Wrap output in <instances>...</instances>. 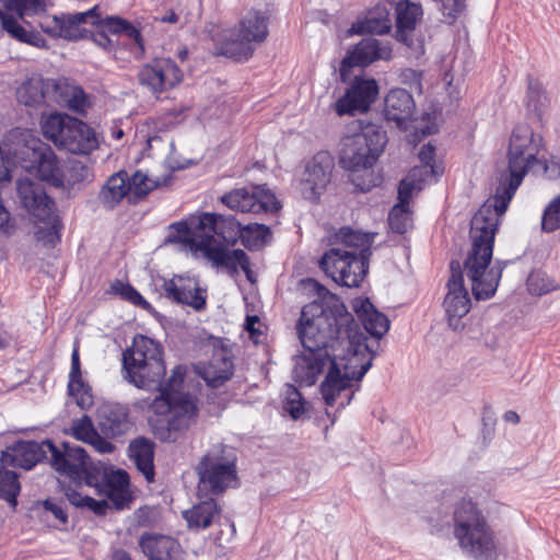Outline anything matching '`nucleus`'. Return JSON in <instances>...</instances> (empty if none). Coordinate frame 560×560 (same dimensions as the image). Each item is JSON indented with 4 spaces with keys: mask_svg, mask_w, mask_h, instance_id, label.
I'll use <instances>...</instances> for the list:
<instances>
[{
    "mask_svg": "<svg viewBox=\"0 0 560 560\" xmlns=\"http://www.w3.org/2000/svg\"><path fill=\"white\" fill-rule=\"evenodd\" d=\"M541 144L542 138L527 124L514 128L508 152V170L501 173L493 198L486 201L471 218L470 248L464 261V271L471 282L476 300L490 299L497 291L505 266L500 261L491 266L500 218L505 213L527 171L541 163L537 159Z\"/></svg>",
    "mask_w": 560,
    "mask_h": 560,
    "instance_id": "1",
    "label": "nucleus"
},
{
    "mask_svg": "<svg viewBox=\"0 0 560 560\" xmlns=\"http://www.w3.org/2000/svg\"><path fill=\"white\" fill-rule=\"evenodd\" d=\"M320 299L326 300V312L334 318L329 320L334 349L329 350V368L320 385L323 398L328 406L336 404L343 390L351 388L353 381H360L372 366L375 355L366 345V337L358 330L353 316L345 305L326 288L308 279Z\"/></svg>",
    "mask_w": 560,
    "mask_h": 560,
    "instance_id": "2",
    "label": "nucleus"
},
{
    "mask_svg": "<svg viewBox=\"0 0 560 560\" xmlns=\"http://www.w3.org/2000/svg\"><path fill=\"white\" fill-rule=\"evenodd\" d=\"M331 315L326 312V300L313 301L302 308L296 334L303 352L294 357L293 380L301 386L316 383L324 369L329 365L331 340Z\"/></svg>",
    "mask_w": 560,
    "mask_h": 560,
    "instance_id": "3",
    "label": "nucleus"
},
{
    "mask_svg": "<svg viewBox=\"0 0 560 560\" xmlns=\"http://www.w3.org/2000/svg\"><path fill=\"white\" fill-rule=\"evenodd\" d=\"M186 368L176 365L166 380L162 393L151 402L150 408L156 415L171 413L165 428H158L155 435L163 442H175L178 433L189 430L197 423L199 408L196 397L183 392Z\"/></svg>",
    "mask_w": 560,
    "mask_h": 560,
    "instance_id": "4",
    "label": "nucleus"
},
{
    "mask_svg": "<svg viewBox=\"0 0 560 560\" xmlns=\"http://www.w3.org/2000/svg\"><path fill=\"white\" fill-rule=\"evenodd\" d=\"M453 536L460 551L472 560H498V540L483 512L471 500L454 505Z\"/></svg>",
    "mask_w": 560,
    "mask_h": 560,
    "instance_id": "5",
    "label": "nucleus"
},
{
    "mask_svg": "<svg viewBox=\"0 0 560 560\" xmlns=\"http://www.w3.org/2000/svg\"><path fill=\"white\" fill-rule=\"evenodd\" d=\"M48 454L52 468L60 475L68 477L73 482L84 479L85 483L91 487H100L102 481L108 497H112L115 491L122 490L129 483L128 474L124 470L107 475L93 467L85 450L79 445L63 442L58 447L52 444V450H48Z\"/></svg>",
    "mask_w": 560,
    "mask_h": 560,
    "instance_id": "6",
    "label": "nucleus"
},
{
    "mask_svg": "<svg viewBox=\"0 0 560 560\" xmlns=\"http://www.w3.org/2000/svg\"><path fill=\"white\" fill-rule=\"evenodd\" d=\"M387 143L386 132L376 124L360 121L359 131L340 140L339 164L352 173L372 168Z\"/></svg>",
    "mask_w": 560,
    "mask_h": 560,
    "instance_id": "7",
    "label": "nucleus"
},
{
    "mask_svg": "<svg viewBox=\"0 0 560 560\" xmlns=\"http://www.w3.org/2000/svg\"><path fill=\"white\" fill-rule=\"evenodd\" d=\"M236 452L223 443L213 444L196 466L197 497L222 494L236 485Z\"/></svg>",
    "mask_w": 560,
    "mask_h": 560,
    "instance_id": "8",
    "label": "nucleus"
},
{
    "mask_svg": "<svg viewBox=\"0 0 560 560\" xmlns=\"http://www.w3.org/2000/svg\"><path fill=\"white\" fill-rule=\"evenodd\" d=\"M171 228L177 235H170L167 242L170 243H185L197 252H201L203 256L217 267H225L230 273H237L241 268L248 281L254 282L253 272L250 270V262L247 254L242 249H234L232 253L218 244L213 235H206V233L198 229V224L192 231L186 222H176Z\"/></svg>",
    "mask_w": 560,
    "mask_h": 560,
    "instance_id": "9",
    "label": "nucleus"
},
{
    "mask_svg": "<svg viewBox=\"0 0 560 560\" xmlns=\"http://www.w3.org/2000/svg\"><path fill=\"white\" fill-rule=\"evenodd\" d=\"M269 18L266 13L250 10L240 21L238 27L223 31L217 39L219 55L236 61L248 60L255 45L268 36Z\"/></svg>",
    "mask_w": 560,
    "mask_h": 560,
    "instance_id": "10",
    "label": "nucleus"
},
{
    "mask_svg": "<svg viewBox=\"0 0 560 560\" xmlns=\"http://www.w3.org/2000/svg\"><path fill=\"white\" fill-rule=\"evenodd\" d=\"M43 135L57 148L72 154L88 155L98 147L94 130L67 114H51L42 124Z\"/></svg>",
    "mask_w": 560,
    "mask_h": 560,
    "instance_id": "11",
    "label": "nucleus"
},
{
    "mask_svg": "<svg viewBox=\"0 0 560 560\" xmlns=\"http://www.w3.org/2000/svg\"><path fill=\"white\" fill-rule=\"evenodd\" d=\"M3 9L0 8L1 28L12 38L36 47L44 45L45 39L33 30L23 27L18 19L34 16L45 13L47 10L46 0H0Z\"/></svg>",
    "mask_w": 560,
    "mask_h": 560,
    "instance_id": "12",
    "label": "nucleus"
},
{
    "mask_svg": "<svg viewBox=\"0 0 560 560\" xmlns=\"http://www.w3.org/2000/svg\"><path fill=\"white\" fill-rule=\"evenodd\" d=\"M370 257L358 256L355 252H347L340 247H331L319 260V267L336 283L357 288L365 278Z\"/></svg>",
    "mask_w": 560,
    "mask_h": 560,
    "instance_id": "13",
    "label": "nucleus"
},
{
    "mask_svg": "<svg viewBox=\"0 0 560 560\" xmlns=\"http://www.w3.org/2000/svg\"><path fill=\"white\" fill-rule=\"evenodd\" d=\"M25 162L24 168L55 187L63 186V174L59 161L49 145L38 139L30 140L19 153Z\"/></svg>",
    "mask_w": 560,
    "mask_h": 560,
    "instance_id": "14",
    "label": "nucleus"
},
{
    "mask_svg": "<svg viewBox=\"0 0 560 560\" xmlns=\"http://www.w3.org/2000/svg\"><path fill=\"white\" fill-rule=\"evenodd\" d=\"M223 205L238 212H273L280 208L275 194L266 185L235 188L221 198Z\"/></svg>",
    "mask_w": 560,
    "mask_h": 560,
    "instance_id": "15",
    "label": "nucleus"
},
{
    "mask_svg": "<svg viewBox=\"0 0 560 560\" xmlns=\"http://www.w3.org/2000/svg\"><path fill=\"white\" fill-rule=\"evenodd\" d=\"M162 362H164L162 347L142 335L136 336L131 347L122 353L124 372L132 373L142 384L143 381L140 380L139 373L144 365L151 370L153 375H158L162 371Z\"/></svg>",
    "mask_w": 560,
    "mask_h": 560,
    "instance_id": "16",
    "label": "nucleus"
},
{
    "mask_svg": "<svg viewBox=\"0 0 560 560\" xmlns=\"http://www.w3.org/2000/svg\"><path fill=\"white\" fill-rule=\"evenodd\" d=\"M335 161L328 151L317 152L304 166L300 191L304 199L317 200L330 183Z\"/></svg>",
    "mask_w": 560,
    "mask_h": 560,
    "instance_id": "17",
    "label": "nucleus"
},
{
    "mask_svg": "<svg viewBox=\"0 0 560 560\" xmlns=\"http://www.w3.org/2000/svg\"><path fill=\"white\" fill-rule=\"evenodd\" d=\"M392 46L374 37L361 39L352 50L348 51L340 65V78L348 81L353 67H366L376 60H389L392 58Z\"/></svg>",
    "mask_w": 560,
    "mask_h": 560,
    "instance_id": "18",
    "label": "nucleus"
},
{
    "mask_svg": "<svg viewBox=\"0 0 560 560\" xmlns=\"http://www.w3.org/2000/svg\"><path fill=\"white\" fill-rule=\"evenodd\" d=\"M447 293L443 306L450 326L456 330L460 327V318L470 310V298L464 284L463 270L458 261L451 262V276L446 283Z\"/></svg>",
    "mask_w": 560,
    "mask_h": 560,
    "instance_id": "19",
    "label": "nucleus"
},
{
    "mask_svg": "<svg viewBox=\"0 0 560 560\" xmlns=\"http://www.w3.org/2000/svg\"><path fill=\"white\" fill-rule=\"evenodd\" d=\"M138 79L142 86L159 95L178 85L183 80V71L170 58L155 59L141 68Z\"/></svg>",
    "mask_w": 560,
    "mask_h": 560,
    "instance_id": "20",
    "label": "nucleus"
},
{
    "mask_svg": "<svg viewBox=\"0 0 560 560\" xmlns=\"http://www.w3.org/2000/svg\"><path fill=\"white\" fill-rule=\"evenodd\" d=\"M378 85L374 79L355 77L346 94L335 103L339 116L365 113L376 100Z\"/></svg>",
    "mask_w": 560,
    "mask_h": 560,
    "instance_id": "21",
    "label": "nucleus"
},
{
    "mask_svg": "<svg viewBox=\"0 0 560 560\" xmlns=\"http://www.w3.org/2000/svg\"><path fill=\"white\" fill-rule=\"evenodd\" d=\"M48 450H52V442L49 440L20 441L1 453L0 462L4 467L30 470L44 458H48Z\"/></svg>",
    "mask_w": 560,
    "mask_h": 560,
    "instance_id": "22",
    "label": "nucleus"
},
{
    "mask_svg": "<svg viewBox=\"0 0 560 560\" xmlns=\"http://www.w3.org/2000/svg\"><path fill=\"white\" fill-rule=\"evenodd\" d=\"M198 229L206 235H213L218 244L229 253L233 252L229 250V246L235 245L238 240L242 241L243 224L232 215L203 213L198 219Z\"/></svg>",
    "mask_w": 560,
    "mask_h": 560,
    "instance_id": "23",
    "label": "nucleus"
},
{
    "mask_svg": "<svg viewBox=\"0 0 560 560\" xmlns=\"http://www.w3.org/2000/svg\"><path fill=\"white\" fill-rule=\"evenodd\" d=\"M16 188L21 202L36 220L47 219L51 214L55 202L39 184L24 177L18 179Z\"/></svg>",
    "mask_w": 560,
    "mask_h": 560,
    "instance_id": "24",
    "label": "nucleus"
},
{
    "mask_svg": "<svg viewBox=\"0 0 560 560\" xmlns=\"http://www.w3.org/2000/svg\"><path fill=\"white\" fill-rule=\"evenodd\" d=\"M16 188L21 202L36 220L47 219L51 214L55 202L39 184L24 177L18 179Z\"/></svg>",
    "mask_w": 560,
    "mask_h": 560,
    "instance_id": "25",
    "label": "nucleus"
},
{
    "mask_svg": "<svg viewBox=\"0 0 560 560\" xmlns=\"http://www.w3.org/2000/svg\"><path fill=\"white\" fill-rule=\"evenodd\" d=\"M139 547L148 560H185V552L179 542L171 536L143 533Z\"/></svg>",
    "mask_w": 560,
    "mask_h": 560,
    "instance_id": "26",
    "label": "nucleus"
},
{
    "mask_svg": "<svg viewBox=\"0 0 560 560\" xmlns=\"http://www.w3.org/2000/svg\"><path fill=\"white\" fill-rule=\"evenodd\" d=\"M96 422L107 438L120 436L131 427L129 409L117 402H104L97 408Z\"/></svg>",
    "mask_w": 560,
    "mask_h": 560,
    "instance_id": "27",
    "label": "nucleus"
},
{
    "mask_svg": "<svg viewBox=\"0 0 560 560\" xmlns=\"http://www.w3.org/2000/svg\"><path fill=\"white\" fill-rule=\"evenodd\" d=\"M162 292L165 298L191 306L196 311H201L206 306V298L201 289L196 283L185 282L180 277L165 280Z\"/></svg>",
    "mask_w": 560,
    "mask_h": 560,
    "instance_id": "28",
    "label": "nucleus"
},
{
    "mask_svg": "<svg viewBox=\"0 0 560 560\" xmlns=\"http://www.w3.org/2000/svg\"><path fill=\"white\" fill-rule=\"evenodd\" d=\"M385 117L396 122L397 127L406 128V122L415 116L416 104L412 95L405 89H393L385 97Z\"/></svg>",
    "mask_w": 560,
    "mask_h": 560,
    "instance_id": "29",
    "label": "nucleus"
},
{
    "mask_svg": "<svg viewBox=\"0 0 560 560\" xmlns=\"http://www.w3.org/2000/svg\"><path fill=\"white\" fill-rule=\"evenodd\" d=\"M57 80L32 75L16 90V98L25 106H36L52 101Z\"/></svg>",
    "mask_w": 560,
    "mask_h": 560,
    "instance_id": "30",
    "label": "nucleus"
},
{
    "mask_svg": "<svg viewBox=\"0 0 560 560\" xmlns=\"http://www.w3.org/2000/svg\"><path fill=\"white\" fill-rule=\"evenodd\" d=\"M190 509L183 511V517L188 528L201 530L210 527L221 514V508L212 495L198 498Z\"/></svg>",
    "mask_w": 560,
    "mask_h": 560,
    "instance_id": "31",
    "label": "nucleus"
},
{
    "mask_svg": "<svg viewBox=\"0 0 560 560\" xmlns=\"http://www.w3.org/2000/svg\"><path fill=\"white\" fill-rule=\"evenodd\" d=\"M234 372L231 351L226 348L214 350L208 365L203 368L201 376L205 382L217 388L230 380Z\"/></svg>",
    "mask_w": 560,
    "mask_h": 560,
    "instance_id": "32",
    "label": "nucleus"
},
{
    "mask_svg": "<svg viewBox=\"0 0 560 560\" xmlns=\"http://www.w3.org/2000/svg\"><path fill=\"white\" fill-rule=\"evenodd\" d=\"M423 14L418 3L408 0L399 1L396 4V39L410 45L411 34Z\"/></svg>",
    "mask_w": 560,
    "mask_h": 560,
    "instance_id": "33",
    "label": "nucleus"
},
{
    "mask_svg": "<svg viewBox=\"0 0 560 560\" xmlns=\"http://www.w3.org/2000/svg\"><path fill=\"white\" fill-rule=\"evenodd\" d=\"M68 393L81 409L93 405V395L90 386L82 378L79 349L75 347L71 354V369L69 373Z\"/></svg>",
    "mask_w": 560,
    "mask_h": 560,
    "instance_id": "34",
    "label": "nucleus"
},
{
    "mask_svg": "<svg viewBox=\"0 0 560 560\" xmlns=\"http://www.w3.org/2000/svg\"><path fill=\"white\" fill-rule=\"evenodd\" d=\"M71 431L77 440L89 444L100 454H110L115 451V445L100 435L92 419L86 415L73 421Z\"/></svg>",
    "mask_w": 560,
    "mask_h": 560,
    "instance_id": "35",
    "label": "nucleus"
},
{
    "mask_svg": "<svg viewBox=\"0 0 560 560\" xmlns=\"http://www.w3.org/2000/svg\"><path fill=\"white\" fill-rule=\"evenodd\" d=\"M376 233H365L343 226L334 236V244L341 245L347 252H355L358 256L370 257L371 246Z\"/></svg>",
    "mask_w": 560,
    "mask_h": 560,
    "instance_id": "36",
    "label": "nucleus"
},
{
    "mask_svg": "<svg viewBox=\"0 0 560 560\" xmlns=\"http://www.w3.org/2000/svg\"><path fill=\"white\" fill-rule=\"evenodd\" d=\"M92 25H96L103 31H106L107 33L112 34H126L135 45V48L132 49L133 55L137 58H140L144 54V46H143V39L141 36L140 31L135 27L132 24H130L128 21L118 18V16H106L105 19H101L97 14V18H94L92 20Z\"/></svg>",
    "mask_w": 560,
    "mask_h": 560,
    "instance_id": "37",
    "label": "nucleus"
},
{
    "mask_svg": "<svg viewBox=\"0 0 560 560\" xmlns=\"http://www.w3.org/2000/svg\"><path fill=\"white\" fill-rule=\"evenodd\" d=\"M129 457L148 482L154 480V443L145 438H138L129 445Z\"/></svg>",
    "mask_w": 560,
    "mask_h": 560,
    "instance_id": "38",
    "label": "nucleus"
},
{
    "mask_svg": "<svg viewBox=\"0 0 560 560\" xmlns=\"http://www.w3.org/2000/svg\"><path fill=\"white\" fill-rule=\"evenodd\" d=\"M355 313L362 322L364 329L374 338H382L389 329L390 322L387 316L378 312L369 299L360 301Z\"/></svg>",
    "mask_w": 560,
    "mask_h": 560,
    "instance_id": "39",
    "label": "nucleus"
},
{
    "mask_svg": "<svg viewBox=\"0 0 560 560\" xmlns=\"http://www.w3.org/2000/svg\"><path fill=\"white\" fill-rule=\"evenodd\" d=\"M60 18L62 25L60 38L68 40L85 38L89 36L90 31L83 27L82 24H92V20L97 18V7L85 12L61 14Z\"/></svg>",
    "mask_w": 560,
    "mask_h": 560,
    "instance_id": "40",
    "label": "nucleus"
},
{
    "mask_svg": "<svg viewBox=\"0 0 560 560\" xmlns=\"http://www.w3.org/2000/svg\"><path fill=\"white\" fill-rule=\"evenodd\" d=\"M128 173L120 171L107 178L103 185L98 198L106 209H114L128 194Z\"/></svg>",
    "mask_w": 560,
    "mask_h": 560,
    "instance_id": "41",
    "label": "nucleus"
},
{
    "mask_svg": "<svg viewBox=\"0 0 560 560\" xmlns=\"http://www.w3.org/2000/svg\"><path fill=\"white\" fill-rule=\"evenodd\" d=\"M52 101L63 104L74 112H83L88 105V98L83 90L65 81H58Z\"/></svg>",
    "mask_w": 560,
    "mask_h": 560,
    "instance_id": "42",
    "label": "nucleus"
},
{
    "mask_svg": "<svg viewBox=\"0 0 560 560\" xmlns=\"http://www.w3.org/2000/svg\"><path fill=\"white\" fill-rule=\"evenodd\" d=\"M355 33L386 34L392 28L388 11L385 8L377 7L370 11L365 19L352 26Z\"/></svg>",
    "mask_w": 560,
    "mask_h": 560,
    "instance_id": "43",
    "label": "nucleus"
},
{
    "mask_svg": "<svg viewBox=\"0 0 560 560\" xmlns=\"http://www.w3.org/2000/svg\"><path fill=\"white\" fill-rule=\"evenodd\" d=\"M165 372V363L162 362V371L158 375H153L151 370L144 365V369L139 373V377L143 381V384L140 383L130 372H125L124 377L138 388L145 390H158L161 394L166 383V381H164Z\"/></svg>",
    "mask_w": 560,
    "mask_h": 560,
    "instance_id": "44",
    "label": "nucleus"
},
{
    "mask_svg": "<svg viewBox=\"0 0 560 560\" xmlns=\"http://www.w3.org/2000/svg\"><path fill=\"white\" fill-rule=\"evenodd\" d=\"M42 225L37 226L35 232L36 240L46 246L54 247L60 241L61 222L55 214V208L47 219L37 220Z\"/></svg>",
    "mask_w": 560,
    "mask_h": 560,
    "instance_id": "45",
    "label": "nucleus"
},
{
    "mask_svg": "<svg viewBox=\"0 0 560 560\" xmlns=\"http://www.w3.org/2000/svg\"><path fill=\"white\" fill-rule=\"evenodd\" d=\"M242 233V244L248 249H256L266 243L270 229L265 224L248 223L243 225Z\"/></svg>",
    "mask_w": 560,
    "mask_h": 560,
    "instance_id": "46",
    "label": "nucleus"
},
{
    "mask_svg": "<svg viewBox=\"0 0 560 560\" xmlns=\"http://www.w3.org/2000/svg\"><path fill=\"white\" fill-rule=\"evenodd\" d=\"M20 482L14 471L0 469V497L11 506H15L20 493Z\"/></svg>",
    "mask_w": 560,
    "mask_h": 560,
    "instance_id": "47",
    "label": "nucleus"
},
{
    "mask_svg": "<svg viewBox=\"0 0 560 560\" xmlns=\"http://www.w3.org/2000/svg\"><path fill=\"white\" fill-rule=\"evenodd\" d=\"M158 186V183L148 177L147 174L141 171H137L132 176L128 175L127 187L129 194H132L137 198L145 197L151 190Z\"/></svg>",
    "mask_w": 560,
    "mask_h": 560,
    "instance_id": "48",
    "label": "nucleus"
},
{
    "mask_svg": "<svg viewBox=\"0 0 560 560\" xmlns=\"http://www.w3.org/2000/svg\"><path fill=\"white\" fill-rule=\"evenodd\" d=\"M388 224L393 232L402 234L411 226L408 207L395 205L388 214Z\"/></svg>",
    "mask_w": 560,
    "mask_h": 560,
    "instance_id": "49",
    "label": "nucleus"
},
{
    "mask_svg": "<svg viewBox=\"0 0 560 560\" xmlns=\"http://www.w3.org/2000/svg\"><path fill=\"white\" fill-rule=\"evenodd\" d=\"M112 291L119 295L121 299L132 303L136 306H140L143 310L151 307L150 303L147 302L143 296L129 283H124L119 280L115 281L110 285Z\"/></svg>",
    "mask_w": 560,
    "mask_h": 560,
    "instance_id": "50",
    "label": "nucleus"
},
{
    "mask_svg": "<svg viewBox=\"0 0 560 560\" xmlns=\"http://www.w3.org/2000/svg\"><path fill=\"white\" fill-rule=\"evenodd\" d=\"M418 176H422V171L418 170V167L411 170L408 177L400 182L398 187V205H404L408 207L409 199L411 197V194L415 189H420V180H417Z\"/></svg>",
    "mask_w": 560,
    "mask_h": 560,
    "instance_id": "51",
    "label": "nucleus"
},
{
    "mask_svg": "<svg viewBox=\"0 0 560 560\" xmlns=\"http://www.w3.org/2000/svg\"><path fill=\"white\" fill-rule=\"evenodd\" d=\"M284 409L293 419H299L305 411V400L293 385H287Z\"/></svg>",
    "mask_w": 560,
    "mask_h": 560,
    "instance_id": "52",
    "label": "nucleus"
},
{
    "mask_svg": "<svg viewBox=\"0 0 560 560\" xmlns=\"http://www.w3.org/2000/svg\"><path fill=\"white\" fill-rule=\"evenodd\" d=\"M541 228L549 233L560 229V196L552 199L546 207L542 213Z\"/></svg>",
    "mask_w": 560,
    "mask_h": 560,
    "instance_id": "53",
    "label": "nucleus"
},
{
    "mask_svg": "<svg viewBox=\"0 0 560 560\" xmlns=\"http://www.w3.org/2000/svg\"><path fill=\"white\" fill-rule=\"evenodd\" d=\"M528 291L532 294L542 295L556 289L553 281L542 272H533L527 278Z\"/></svg>",
    "mask_w": 560,
    "mask_h": 560,
    "instance_id": "54",
    "label": "nucleus"
},
{
    "mask_svg": "<svg viewBox=\"0 0 560 560\" xmlns=\"http://www.w3.org/2000/svg\"><path fill=\"white\" fill-rule=\"evenodd\" d=\"M93 178L92 167L82 161L73 160L68 167V180L71 185L91 182Z\"/></svg>",
    "mask_w": 560,
    "mask_h": 560,
    "instance_id": "55",
    "label": "nucleus"
},
{
    "mask_svg": "<svg viewBox=\"0 0 560 560\" xmlns=\"http://www.w3.org/2000/svg\"><path fill=\"white\" fill-rule=\"evenodd\" d=\"M434 158L435 148L431 143L424 144L419 152V159L423 164V168H420L422 171V176H427L429 174L438 176L442 174V170L434 164Z\"/></svg>",
    "mask_w": 560,
    "mask_h": 560,
    "instance_id": "56",
    "label": "nucleus"
},
{
    "mask_svg": "<svg viewBox=\"0 0 560 560\" xmlns=\"http://www.w3.org/2000/svg\"><path fill=\"white\" fill-rule=\"evenodd\" d=\"M527 105L532 110L539 112L546 101V95L538 82L528 80Z\"/></svg>",
    "mask_w": 560,
    "mask_h": 560,
    "instance_id": "57",
    "label": "nucleus"
},
{
    "mask_svg": "<svg viewBox=\"0 0 560 560\" xmlns=\"http://www.w3.org/2000/svg\"><path fill=\"white\" fill-rule=\"evenodd\" d=\"M440 4V10L444 16L454 20L464 9L465 0H433Z\"/></svg>",
    "mask_w": 560,
    "mask_h": 560,
    "instance_id": "58",
    "label": "nucleus"
},
{
    "mask_svg": "<svg viewBox=\"0 0 560 560\" xmlns=\"http://www.w3.org/2000/svg\"><path fill=\"white\" fill-rule=\"evenodd\" d=\"M40 27L46 34L52 37H60L62 30L60 15L46 18L43 22H40Z\"/></svg>",
    "mask_w": 560,
    "mask_h": 560,
    "instance_id": "59",
    "label": "nucleus"
},
{
    "mask_svg": "<svg viewBox=\"0 0 560 560\" xmlns=\"http://www.w3.org/2000/svg\"><path fill=\"white\" fill-rule=\"evenodd\" d=\"M89 35H91L93 42L100 46L101 48L105 50H112L114 45L112 39L109 38L106 31H103V28L100 27L96 32H90Z\"/></svg>",
    "mask_w": 560,
    "mask_h": 560,
    "instance_id": "60",
    "label": "nucleus"
},
{
    "mask_svg": "<svg viewBox=\"0 0 560 560\" xmlns=\"http://www.w3.org/2000/svg\"><path fill=\"white\" fill-rule=\"evenodd\" d=\"M44 506L49 511L60 523L66 524L68 521L67 512L63 510L61 504L46 500Z\"/></svg>",
    "mask_w": 560,
    "mask_h": 560,
    "instance_id": "61",
    "label": "nucleus"
},
{
    "mask_svg": "<svg viewBox=\"0 0 560 560\" xmlns=\"http://www.w3.org/2000/svg\"><path fill=\"white\" fill-rule=\"evenodd\" d=\"M84 508L89 509L90 511H93L96 514H103L107 509V503L104 500L97 501L91 497H88L85 499Z\"/></svg>",
    "mask_w": 560,
    "mask_h": 560,
    "instance_id": "62",
    "label": "nucleus"
},
{
    "mask_svg": "<svg viewBox=\"0 0 560 560\" xmlns=\"http://www.w3.org/2000/svg\"><path fill=\"white\" fill-rule=\"evenodd\" d=\"M66 497H67V500L74 506L77 508H84L85 505V499L89 497V495H82L81 493H79L78 491L75 490H72V489H68L66 491Z\"/></svg>",
    "mask_w": 560,
    "mask_h": 560,
    "instance_id": "63",
    "label": "nucleus"
},
{
    "mask_svg": "<svg viewBox=\"0 0 560 560\" xmlns=\"http://www.w3.org/2000/svg\"><path fill=\"white\" fill-rule=\"evenodd\" d=\"M544 168L546 173H549L550 177H558L560 175V166L557 163H552L551 165L544 163Z\"/></svg>",
    "mask_w": 560,
    "mask_h": 560,
    "instance_id": "64",
    "label": "nucleus"
}]
</instances>
